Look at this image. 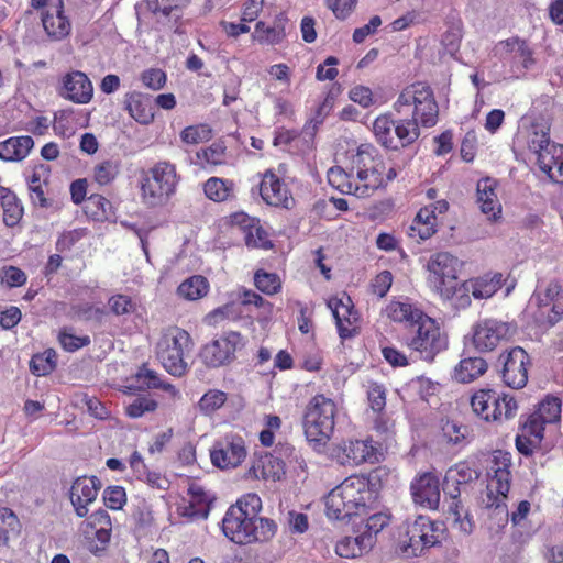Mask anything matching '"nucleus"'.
<instances>
[{"instance_id":"f257e3e1","label":"nucleus","mask_w":563,"mask_h":563,"mask_svg":"<svg viewBox=\"0 0 563 563\" xmlns=\"http://www.w3.org/2000/svg\"><path fill=\"white\" fill-rule=\"evenodd\" d=\"M384 168L376 147L361 144L346 152L344 166H333L328 170V181L342 194L369 197L385 186Z\"/></svg>"},{"instance_id":"f03ea898","label":"nucleus","mask_w":563,"mask_h":563,"mask_svg":"<svg viewBox=\"0 0 563 563\" xmlns=\"http://www.w3.org/2000/svg\"><path fill=\"white\" fill-rule=\"evenodd\" d=\"M382 488V468L352 474L327 495L325 515L331 520H345L361 516L374 506Z\"/></svg>"},{"instance_id":"7ed1b4c3","label":"nucleus","mask_w":563,"mask_h":563,"mask_svg":"<svg viewBox=\"0 0 563 563\" xmlns=\"http://www.w3.org/2000/svg\"><path fill=\"white\" fill-rule=\"evenodd\" d=\"M463 263L449 252L432 254L424 266L427 286L432 294L457 308L471 305V297L465 296V287L459 279Z\"/></svg>"},{"instance_id":"20e7f679","label":"nucleus","mask_w":563,"mask_h":563,"mask_svg":"<svg viewBox=\"0 0 563 563\" xmlns=\"http://www.w3.org/2000/svg\"><path fill=\"white\" fill-rule=\"evenodd\" d=\"M222 531L236 544H250L271 540L277 531V525L268 518L254 519L240 507H229L222 519Z\"/></svg>"},{"instance_id":"39448f33","label":"nucleus","mask_w":563,"mask_h":563,"mask_svg":"<svg viewBox=\"0 0 563 563\" xmlns=\"http://www.w3.org/2000/svg\"><path fill=\"white\" fill-rule=\"evenodd\" d=\"M336 412L335 401L323 394L309 400L302 413L303 434L309 443L314 446L327 444L334 432Z\"/></svg>"},{"instance_id":"423d86ee","label":"nucleus","mask_w":563,"mask_h":563,"mask_svg":"<svg viewBox=\"0 0 563 563\" xmlns=\"http://www.w3.org/2000/svg\"><path fill=\"white\" fill-rule=\"evenodd\" d=\"M444 532L442 521L419 515L412 521L405 522V532L399 536L397 551L405 558L420 556L426 549L440 544Z\"/></svg>"},{"instance_id":"0eeeda50","label":"nucleus","mask_w":563,"mask_h":563,"mask_svg":"<svg viewBox=\"0 0 563 563\" xmlns=\"http://www.w3.org/2000/svg\"><path fill=\"white\" fill-rule=\"evenodd\" d=\"M179 175L175 164L159 161L148 168L141 178V199L148 207H159L167 203L176 192Z\"/></svg>"},{"instance_id":"6e6552de","label":"nucleus","mask_w":563,"mask_h":563,"mask_svg":"<svg viewBox=\"0 0 563 563\" xmlns=\"http://www.w3.org/2000/svg\"><path fill=\"white\" fill-rule=\"evenodd\" d=\"M412 107V120L422 126H433L438 122L439 108L430 87L418 82L402 90L394 103L397 113L402 114L406 108Z\"/></svg>"},{"instance_id":"1a4fd4ad","label":"nucleus","mask_w":563,"mask_h":563,"mask_svg":"<svg viewBox=\"0 0 563 563\" xmlns=\"http://www.w3.org/2000/svg\"><path fill=\"white\" fill-rule=\"evenodd\" d=\"M191 349L190 335L187 331L174 327L162 334L156 346V354L164 368L174 376L186 373L188 363L186 354Z\"/></svg>"},{"instance_id":"9d476101","label":"nucleus","mask_w":563,"mask_h":563,"mask_svg":"<svg viewBox=\"0 0 563 563\" xmlns=\"http://www.w3.org/2000/svg\"><path fill=\"white\" fill-rule=\"evenodd\" d=\"M511 454L507 451L495 450L487 459V506L499 508L507 497L511 484Z\"/></svg>"},{"instance_id":"9b49d317","label":"nucleus","mask_w":563,"mask_h":563,"mask_svg":"<svg viewBox=\"0 0 563 563\" xmlns=\"http://www.w3.org/2000/svg\"><path fill=\"white\" fill-rule=\"evenodd\" d=\"M497 57L510 78H521L536 64L534 53L528 41L512 36L499 41L494 47Z\"/></svg>"},{"instance_id":"f8f14e48","label":"nucleus","mask_w":563,"mask_h":563,"mask_svg":"<svg viewBox=\"0 0 563 563\" xmlns=\"http://www.w3.org/2000/svg\"><path fill=\"white\" fill-rule=\"evenodd\" d=\"M473 411L485 421H495L500 418H512L517 413L518 404L512 396L495 389H477L471 398Z\"/></svg>"},{"instance_id":"ddd939ff","label":"nucleus","mask_w":563,"mask_h":563,"mask_svg":"<svg viewBox=\"0 0 563 563\" xmlns=\"http://www.w3.org/2000/svg\"><path fill=\"white\" fill-rule=\"evenodd\" d=\"M528 312L540 324L556 323L563 316V286L550 283L545 289L536 291L529 301Z\"/></svg>"},{"instance_id":"4468645a","label":"nucleus","mask_w":563,"mask_h":563,"mask_svg":"<svg viewBox=\"0 0 563 563\" xmlns=\"http://www.w3.org/2000/svg\"><path fill=\"white\" fill-rule=\"evenodd\" d=\"M416 324L418 329L409 346L418 352L421 358L432 361L438 353L446 349V338L442 334L439 324L427 314Z\"/></svg>"},{"instance_id":"2eb2a0df","label":"nucleus","mask_w":563,"mask_h":563,"mask_svg":"<svg viewBox=\"0 0 563 563\" xmlns=\"http://www.w3.org/2000/svg\"><path fill=\"white\" fill-rule=\"evenodd\" d=\"M516 325L498 319H483L473 328V344L479 352L493 351L516 333Z\"/></svg>"},{"instance_id":"dca6fc26","label":"nucleus","mask_w":563,"mask_h":563,"mask_svg":"<svg viewBox=\"0 0 563 563\" xmlns=\"http://www.w3.org/2000/svg\"><path fill=\"white\" fill-rule=\"evenodd\" d=\"M246 455L245 441L239 434L224 435L216 441L210 450L211 462L220 470H231L240 466Z\"/></svg>"},{"instance_id":"f3484780","label":"nucleus","mask_w":563,"mask_h":563,"mask_svg":"<svg viewBox=\"0 0 563 563\" xmlns=\"http://www.w3.org/2000/svg\"><path fill=\"white\" fill-rule=\"evenodd\" d=\"M244 346L239 332L230 331L206 344L201 351L203 363L211 367L225 365L234 360L235 352Z\"/></svg>"},{"instance_id":"a211bd4d","label":"nucleus","mask_w":563,"mask_h":563,"mask_svg":"<svg viewBox=\"0 0 563 563\" xmlns=\"http://www.w3.org/2000/svg\"><path fill=\"white\" fill-rule=\"evenodd\" d=\"M335 319V324L341 339H351L358 334L361 318L354 309L352 299L346 295L332 297L327 302Z\"/></svg>"},{"instance_id":"6ab92c4d","label":"nucleus","mask_w":563,"mask_h":563,"mask_svg":"<svg viewBox=\"0 0 563 563\" xmlns=\"http://www.w3.org/2000/svg\"><path fill=\"white\" fill-rule=\"evenodd\" d=\"M190 0H146V9L156 23L168 27L174 33L183 34L184 11Z\"/></svg>"},{"instance_id":"aec40b11","label":"nucleus","mask_w":563,"mask_h":563,"mask_svg":"<svg viewBox=\"0 0 563 563\" xmlns=\"http://www.w3.org/2000/svg\"><path fill=\"white\" fill-rule=\"evenodd\" d=\"M335 452L338 462L344 466H358L378 461V451L372 439L342 441Z\"/></svg>"},{"instance_id":"412c9836","label":"nucleus","mask_w":563,"mask_h":563,"mask_svg":"<svg viewBox=\"0 0 563 563\" xmlns=\"http://www.w3.org/2000/svg\"><path fill=\"white\" fill-rule=\"evenodd\" d=\"M101 482L97 476L77 477L69 490V499L77 517L86 518L89 512V506L96 501Z\"/></svg>"},{"instance_id":"4be33fe9","label":"nucleus","mask_w":563,"mask_h":563,"mask_svg":"<svg viewBox=\"0 0 563 563\" xmlns=\"http://www.w3.org/2000/svg\"><path fill=\"white\" fill-rule=\"evenodd\" d=\"M499 362L503 364V379L507 387H526L529 356L523 349L512 347L507 353L500 354Z\"/></svg>"},{"instance_id":"5701e85b","label":"nucleus","mask_w":563,"mask_h":563,"mask_svg":"<svg viewBox=\"0 0 563 563\" xmlns=\"http://www.w3.org/2000/svg\"><path fill=\"white\" fill-rule=\"evenodd\" d=\"M410 494L416 505L437 510L441 497L439 477L431 472L417 475L410 484Z\"/></svg>"},{"instance_id":"b1692460","label":"nucleus","mask_w":563,"mask_h":563,"mask_svg":"<svg viewBox=\"0 0 563 563\" xmlns=\"http://www.w3.org/2000/svg\"><path fill=\"white\" fill-rule=\"evenodd\" d=\"M516 143L538 156L553 144L550 142V126L544 121L522 120L516 134Z\"/></svg>"},{"instance_id":"393cba45","label":"nucleus","mask_w":563,"mask_h":563,"mask_svg":"<svg viewBox=\"0 0 563 563\" xmlns=\"http://www.w3.org/2000/svg\"><path fill=\"white\" fill-rule=\"evenodd\" d=\"M545 423L532 412L521 422L515 444L518 452L525 456H532L541 448L544 439Z\"/></svg>"},{"instance_id":"a878e982","label":"nucleus","mask_w":563,"mask_h":563,"mask_svg":"<svg viewBox=\"0 0 563 563\" xmlns=\"http://www.w3.org/2000/svg\"><path fill=\"white\" fill-rule=\"evenodd\" d=\"M58 92L60 97L74 103L86 104L92 99L93 87L85 73L74 70L62 78Z\"/></svg>"},{"instance_id":"bb28decb","label":"nucleus","mask_w":563,"mask_h":563,"mask_svg":"<svg viewBox=\"0 0 563 563\" xmlns=\"http://www.w3.org/2000/svg\"><path fill=\"white\" fill-rule=\"evenodd\" d=\"M43 29L52 41H62L66 38L71 31V23L64 13L63 0H56L51 3L41 13Z\"/></svg>"},{"instance_id":"cd10ccee","label":"nucleus","mask_w":563,"mask_h":563,"mask_svg":"<svg viewBox=\"0 0 563 563\" xmlns=\"http://www.w3.org/2000/svg\"><path fill=\"white\" fill-rule=\"evenodd\" d=\"M231 221L244 234L249 247L268 250L273 246L267 232L261 225L260 220L244 212L232 214Z\"/></svg>"},{"instance_id":"c85d7f7f","label":"nucleus","mask_w":563,"mask_h":563,"mask_svg":"<svg viewBox=\"0 0 563 563\" xmlns=\"http://www.w3.org/2000/svg\"><path fill=\"white\" fill-rule=\"evenodd\" d=\"M285 475V463L271 453L255 456L245 473L249 479L280 481Z\"/></svg>"},{"instance_id":"c756f323","label":"nucleus","mask_w":563,"mask_h":563,"mask_svg":"<svg viewBox=\"0 0 563 563\" xmlns=\"http://www.w3.org/2000/svg\"><path fill=\"white\" fill-rule=\"evenodd\" d=\"M263 200L275 207L289 208L292 199L284 183L272 172H266L260 186Z\"/></svg>"},{"instance_id":"7c9ffc66","label":"nucleus","mask_w":563,"mask_h":563,"mask_svg":"<svg viewBox=\"0 0 563 563\" xmlns=\"http://www.w3.org/2000/svg\"><path fill=\"white\" fill-rule=\"evenodd\" d=\"M496 185V180L492 178L481 179L477 183V203L481 211L493 222L501 218V205L497 198Z\"/></svg>"},{"instance_id":"2f4dec72","label":"nucleus","mask_w":563,"mask_h":563,"mask_svg":"<svg viewBox=\"0 0 563 563\" xmlns=\"http://www.w3.org/2000/svg\"><path fill=\"white\" fill-rule=\"evenodd\" d=\"M85 533H95V538L101 544L100 549L104 550L111 540L112 522L110 515L106 509L93 511L82 523Z\"/></svg>"},{"instance_id":"473e14b6","label":"nucleus","mask_w":563,"mask_h":563,"mask_svg":"<svg viewBox=\"0 0 563 563\" xmlns=\"http://www.w3.org/2000/svg\"><path fill=\"white\" fill-rule=\"evenodd\" d=\"M125 110L140 124L147 125L154 120V108L148 95L133 91L125 97Z\"/></svg>"},{"instance_id":"72a5a7b5","label":"nucleus","mask_w":563,"mask_h":563,"mask_svg":"<svg viewBox=\"0 0 563 563\" xmlns=\"http://www.w3.org/2000/svg\"><path fill=\"white\" fill-rule=\"evenodd\" d=\"M501 285L503 275L499 273L463 282L465 296L470 297V294H472L475 299H488L493 297L501 288Z\"/></svg>"},{"instance_id":"f704fd0d","label":"nucleus","mask_w":563,"mask_h":563,"mask_svg":"<svg viewBox=\"0 0 563 563\" xmlns=\"http://www.w3.org/2000/svg\"><path fill=\"white\" fill-rule=\"evenodd\" d=\"M385 313L387 318L395 322H406L411 325L416 324L426 314L418 306L407 299L390 301L385 308Z\"/></svg>"},{"instance_id":"c9c22d12","label":"nucleus","mask_w":563,"mask_h":563,"mask_svg":"<svg viewBox=\"0 0 563 563\" xmlns=\"http://www.w3.org/2000/svg\"><path fill=\"white\" fill-rule=\"evenodd\" d=\"M396 120L390 112L379 114L372 123L375 141L387 150H397L395 140Z\"/></svg>"},{"instance_id":"e433bc0d","label":"nucleus","mask_w":563,"mask_h":563,"mask_svg":"<svg viewBox=\"0 0 563 563\" xmlns=\"http://www.w3.org/2000/svg\"><path fill=\"white\" fill-rule=\"evenodd\" d=\"M34 146L31 136L10 137L0 142V158L8 162L24 159Z\"/></svg>"},{"instance_id":"4c0bfd02","label":"nucleus","mask_w":563,"mask_h":563,"mask_svg":"<svg viewBox=\"0 0 563 563\" xmlns=\"http://www.w3.org/2000/svg\"><path fill=\"white\" fill-rule=\"evenodd\" d=\"M487 369V364L482 357H468L462 360L454 368L452 377L457 384H470L482 376Z\"/></svg>"},{"instance_id":"58836bf2","label":"nucleus","mask_w":563,"mask_h":563,"mask_svg":"<svg viewBox=\"0 0 563 563\" xmlns=\"http://www.w3.org/2000/svg\"><path fill=\"white\" fill-rule=\"evenodd\" d=\"M372 545L371 537L360 533L356 537H344L335 545V552L341 558L354 559L367 553Z\"/></svg>"},{"instance_id":"ea45409f","label":"nucleus","mask_w":563,"mask_h":563,"mask_svg":"<svg viewBox=\"0 0 563 563\" xmlns=\"http://www.w3.org/2000/svg\"><path fill=\"white\" fill-rule=\"evenodd\" d=\"M437 216L434 209L424 207L419 210L411 225L409 227V235L418 236L420 240H427L435 233Z\"/></svg>"},{"instance_id":"a19ab883","label":"nucleus","mask_w":563,"mask_h":563,"mask_svg":"<svg viewBox=\"0 0 563 563\" xmlns=\"http://www.w3.org/2000/svg\"><path fill=\"white\" fill-rule=\"evenodd\" d=\"M203 192L214 202L228 201L234 198L235 184L231 179L210 177L203 184Z\"/></svg>"},{"instance_id":"79ce46f5","label":"nucleus","mask_w":563,"mask_h":563,"mask_svg":"<svg viewBox=\"0 0 563 563\" xmlns=\"http://www.w3.org/2000/svg\"><path fill=\"white\" fill-rule=\"evenodd\" d=\"M562 400L554 395H547L537 406L532 413L545 424H553L561 421Z\"/></svg>"},{"instance_id":"37998d69","label":"nucleus","mask_w":563,"mask_h":563,"mask_svg":"<svg viewBox=\"0 0 563 563\" xmlns=\"http://www.w3.org/2000/svg\"><path fill=\"white\" fill-rule=\"evenodd\" d=\"M285 37V27L279 22L271 26L266 25L263 21H260L256 23L255 31L252 34L253 41L262 45H277L280 44Z\"/></svg>"},{"instance_id":"c03bdc74","label":"nucleus","mask_w":563,"mask_h":563,"mask_svg":"<svg viewBox=\"0 0 563 563\" xmlns=\"http://www.w3.org/2000/svg\"><path fill=\"white\" fill-rule=\"evenodd\" d=\"M209 291V282L201 275H194L185 279L177 289L178 295L187 300H198Z\"/></svg>"},{"instance_id":"a18cd8bd","label":"nucleus","mask_w":563,"mask_h":563,"mask_svg":"<svg viewBox=\"0 0 563 563\" xmlns=\"http://www.w3.org/2000/svg\"><path fill=\"white\" fill-rule=\"evenodd\" d=\"M419 124L412 119H399L396 120L395 126V140L397 143V150L406 147L419 137Z\"/></svg>"},{"instance_id":"49530a36","label":"nucleus","mask_w":563,"mask_h":563,"mask_svg":"<svg viewBox=\"0 0 563 563\" xmlns=\"http://www.w3.org/2000/svg\"><path fill=\"white\" fill-rule=\"evenodd\" d=\"M157 407L158 402L152 395L139 394L125 406V415L132 419H136L147 412H154Z\"/></svg>"},{"instance_id":"de8ad7c7","label":"nucleus","mask_w":563,"mask_h":563,"mask_svg":"<svg viewBox=\"0 0 563 563\" xmlns=\"http://www.w3.org/2000/svg\"><path fill=\"white\" fill-rule=\"evenodd\" d=\"M0 192H3L0 190ZM7 195V199L4 197V206L3 210V222L7 227H15L23 216V207L20 203V200L12 191H4ZM3 199V196H0Z\"/></svg>"},{"instance_id":"09e8293b","label":"nucleus","mask_w":563,"mask_h":563,"mask_svg":"<svg viewBox=\"0 0 563 563\" xmlns=\"http://www.w3.org/2000/svg\"><path fill=\"white\" fill-rule=\"evenodd\" d=\"M57 363V354L54 350L47 349L42 353L35 354L31 362V372L36 376H45L53 372Z\"/></svg>"},{"instance_id":"8fccbe9b","label":"nucleus","mask_w":563,"mask_h":563,"mask_svg":"<svg viewBox=\"0 0 563 563\" xmlns=\"http://www.w3.org/2000/svg\"><path fill=\"white\" fill-rule=\"evenodd\" d=\"M120 170V163L117 159H107L93 167V179L99 185H108L114 180Z\"/></svg>"},{"instance_id":"3c124183","label":"nucleus","mask_w":563,"mask_h":563,"mask_svg":"<svg viewBox=\"0 0 563 563\" xmlns=\"http://www.w3.org/2000/svg\"><path fill=\"white\" fill-rule=\"evenodd\" d=\"M390 514L385 511L373 514L366 519L364 531L361 533L364 537H371L372 545H374L376 542V536L390 523Z\"/></svg>"},{"instance_id":"603ef678","label":"nucleus","mask_w":563,"mask_h":563,"mask_svg":"<svg viewBox=\"0 0 563 563\" xmlns=\"http://www.w3.org/2000/svg\"><path fill=\"white\" fill-rule=\"evenodd\" d=\"M212 137V130L208 124H197L185 128L180 132V139L188 145L208 142Z\"/></svg>"},{"instance_id":"864d4df0","label":"nucleus","mask_w":563,"mask_h":563,"mask_svg":"<svg viewBox=\"0 0 563 563\" xmlns=\"http://www.w3.org/2000/svg\"><path fill=\"white\" fill-rule=\"evenodd\" d=\"M197 163L202 167L208 165L217 166L224 162L225 152L224 147L220 144H212L206 148H201L196 154Z\"/></svg>"},{"instance_id":"5fc2aeb1","label":"nucleus","mask_w":563,"mask_h":563,"mask_svg":"<svg viewBox=\"0 0 563 563\" xmlns=\"http://www.w3.org/2000/svg\"><path fill=\"white\" fill-rule=\"evenodd\" d=\"M133 378L135 387H172L170 384L164 383L155 371L146 366L140 367ZM129 387H134V385Z\"/></svg>"},{"instance_id":"6e6d98bb","label":"nucleus","mask_w":563,"mask_h":563,"mask_svg":"<svg viewBox=\"0 0 563 563\" xmlns=\"http://www.w3.org/2000/svg\"><path fill=\"white\" fill-rule=\"evenodd\" d=\"M227 400V394L221 389H209L199 400V409L210 415L221 408Z\"/></svg>"},{"instance_id":"4d7b16f0","label":"nucleus","mask_w":563,"mask_h":563,"mask_svg":"<svg viewBox=\"0 0 563 563\" xmlns=\"http://www.w3.org/2000/svg\"><path fill=\"white\" fill-rule=\"evenodd\" d=\"M240 312L233 302L219 307L205 317V323L210 327H216L224 320H234L239 317Z\"/></svg>"},{"instance_id":"13d9d810","label":"nucleus","mask_w":563,"mask_h":563,"mask_svg":"<svg viewBox=\"0 0 563 563\" xmlns=\"http://www.w3.org/2000/svg\"><path fill=\"white\" fill-rule=\"evenodd\" d=\"M255 286L266 295H274L282 288V283L276 274L258 271L254 276Z\"/></svg>"},{"instance_id":"bf43d9fd","label":"nucleus","mask_w":563,"mask_h":563,"mask_svg":"<svg viewBox=\"0 0 563 563\" xmlns=\"http://www.w3.org/2000/svg\"><path fill=\"white\" fill-rule=\"evenodd\" d=\"M104 505L112 510H120L126 503V494L121 486H109L102 494Z\"/></svg>"},{"instance_id":"052dcab7","label":"nucleus","mask_w":563,"mask_h":563,"mask_svg":"<svg viewBox=\"0 0 563 563\" xmlns=\"http://www.w3.org/2000/svg\"><path fill=\"white\" fill-rule=\"evenodd\" d=\"M231 507H240L243 512L247 514V516L254 519H260L257 515L262 509V500L257 494L250 493L243 495L236 504Z\"/></svg>"},{"instance_id":"680f3d73","label":"nucleus","mask_w":563,"mask_h":563,"mask_svg":"<svg viewBox=\"0 0 563 563\" xmlns=\"http://www.w3.org/2000/svg\"><path fill=\"white\" fill-rule=\"evenodd\" d=\"M358 0H325V5L339 20L347 19L356 8Z\"/></svg>"},{"instance_id":"e2e57ef3","label":"nucleus","mask_w":563,"mask_h":563,"mask_svg":"<svg viewBox=\"0 0 563 563\" xmlns=\"http://www.w3.org/2000/svg\"><path fill=\"white\" fill-rule=\"evenodd\" d=\"M349 98L363 108H369L376 103L372 89L364 85H356L349 91Z\"/></svg>"},{"instance_id":"0e129e2a","label":"nucleus","mask_w":563,"mask_h":563,"mask_svg":"<svg viewBox=\"0 0 563 563\" xmlns=\"http://www.w3.org/2000/svg\"><path fill=\"white\" fill-rule=\"evenodd\" d=\"M1 283L9 287H20L25 284V273L15 266H3L0 268Z\"/></svg>"},{"instance_id":"69168bd1","label":"nucleus","mask_w":563,"mask_h":563,"mask_svg":"<svg viewBox=\"0 0 563 563\" xmlns=\"http://www.w3.org/2000/svg\"><path fill=\"white\" fill-rule=\"evenodd\" d=\"M556 148H563V145L553 143L547 150L541 151L537 156V164L539 168L548 176L552 173L553 168L556 167L559 161L554 157L553 153Z\"/></svg>"},{"instance_id":"338daca9","label":"nucleus","mask_w":563,"mask_h":563,"mask_svg":"<svg viewBox=\"0 0 563 563\" xmlns=\"http://www.w3.org/2000/svg\"><path fill=\"white\" fill-rule=\"evenodd\" d=\"M86 235V230L74 229L70 231L63 232L56 242L57 251L64 253L73 249Z\"/></svg>"},{"instance_id":"774afa93","label":"nucleus","mask_w":563,"mask_h":563,"mask_svg":"<svg viewBox=\"0 0 563 563\" xmlns=\"http://www.w3.org/2000/svg\"><path fill=\"white\" fill-rule=\"evenodd\" d=\"M143 85L152 90H159L166 82V75L163 70L151 68L142 73Z\"/></svg>"}]
</instances>
